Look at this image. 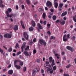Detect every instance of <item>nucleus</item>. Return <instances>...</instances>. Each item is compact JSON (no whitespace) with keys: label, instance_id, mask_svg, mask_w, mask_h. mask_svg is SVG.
<instances>
[{"label":"nucleus","instance_id":"a19ab883","mask_svg":"<svg viewBox=\"0 0 76 76\" xmlns=\"http://www.w3.org/2000/svg\"><path fill=\"white\" fill-rule=\"evenodd\" d=\"M57 69V67L56 66H55L53 67V70H56Z\"/></svg>","mask_w":76,"mask_h":76},{"label":"nucleus","instance_id":"3c124183","mask_svg":"<svg viewBox=\"0 0 76 76\" xmlns=\"http://www.w3.org/2000/svg\"><path fill=\"white\" fill-rule=\"evenodd\" d=\"M41 73H44V69H41Z\"/></svg>","mask_w":76,"mask_h":76},{"label":"nucleus","instance_id":"774afa93","mask_svg":"<svg viewBox=\"0 0 76 76\" xmlns=\"http://www.w3.org/2000/svg\"><path fill=\"white\" fill-rule=\"evenodd\" d=\"M11 64H10V65L8 66L7 67L8 68H10V67H11Z\"/></svg>","mask_w":76,"mask_h":76},{"label":"nucleus","instance_id":"b1692460","mask_svg":"<svg viewBox=\"0 0 76 76\" xmlns=\"http://www.w3.org/2000/svg\"><path fill=\"white\" fill-rule=\"evenodd\" d=\"M52 62L51 66L53 67V66H54V65H55V64L54 63V60H52Z\"/></svg>","mask_w":76,"mask_h":76},{"label":"nucleus","instance_id":"f257e3e1","mask_svg":"<svg viewBox=\"0 0 76 76\" xmlns=\"http://www.w3.org/2000/svg\"><path fill=\"white\" fill-rule=\"evenodd\" d=\"M11 12H12V9L11 8H8L7 11H6V13L7 14V17H8L9 18H12V17L13 16V14H11L10 15H9V13H10Z\"/></svg>","mask_w":76,"mask_h":76},{"label":"nucleus","instance_id":"72a5a7b5","mask_svg":"<svg viewBox=\"0 0 76 76\" xmlns=\"http://www.w3.org/2000/svg\"><path fill=\"white\" fill-rule=\"evenodd\" d=\"M26 1L28 4H30V1L29 0H26Z\"/></svg>","mask_w":76,"mask_h":76},{"label":"nucleus","instance_id":"4d7b16f0","mask_svg":"<svg viewBox=\"0 0 76 76\" xmlns=\"http://www.w3.org/2000/svg\"><path fill=\"white\" fill-rule=\"evenodd\" d=\"M45 63H46V64H50V63H49V62L47 61H46L45 62Z\"/></svg>","mask_w":76,"mask_h":76},{"label":"nucleus","instance_id":"4468645a","mask_svg":"<svg viewBox=\"0 0 76 76\" xmlns=\"http://www.w3.org/2000/svg\"><path fill=\"white\" fill-rule=\"evenodd\" d=\"M31 23L33 26H34V27H35V22L34 21L32 20L31 21Z\"/></svg>","mask_w":76,"mask_h":76},{"label":"nucleus","instance_id":"603ef678","mask_svg":"<svg viewBox=\"0 0 76 76\" xmlns=\"http://www.w3.org/2000/svg\"><path fill=\"white\" fill-rule=\"evenodd\" d=\"M47 34H48V35H51V32L50 31H48Z\"/></svg>","mask_w":76,"mask_h":76},{"label":"nucleus","instance_id":"f704fd0d","mask_svg":"<svg viewBox=\"0 0 76 76\" xmlns=\"http://www.w3.org/2000/svg\"><path fill=\"white\" fill-rule=\"evenodd\" d=\"M4 5H3V4H0V7H4Z\"/></svg>","mask_w":76,"mask_h":76},{"label":"nucleus","instance_id":"f8f14e48","mask_svg":"<svg viewBox=\"0 0 76 76\" xmlns=\"http://www.w3.org/2000/svg\"><path fill=\"white\" fill-rule=\"evenodd\" d=\"M58 5V3L57 2H54V6L55 8H57Z\"/></svg>","mask_w":76,"mask_h":76},{"label":"nucleus","instance_id":"9d476101","mask_svg":"<svg viewBox=\"0 0 76 76\" xmlns=\"http://www.w3.org/2000/svg\"><path fill=\"white\" fill-rule=\"evenodd\" d=\"M66 37H67V35L66 34L64 35L63 38V40L64 41H66L67 40V38H66Z\"/></svg>","mask_w":76,"mask_h":76},{"label":"nucleus","instance_id":"0e129e2a","mask_svg":"<svg viewBox=\"0 0 76 76\" xmlns=\"http://www.w3.org/2000/svg\"><path fill=\"white\" fill-rule=\"evenodd\" d=\"M10 20L11 22H13V20L12 18L10 19Z\"/></svg>","mask_w":76,"mask_h":76},{"label":"nucleus","instance_id":"20e7f679","mask_svg":"<svg viewBox=\"0 0 76 76\" xmlns=\"http://www.w3.org/2000/svg\"><path fill=\"white\" fill-rule=\"evenodd\" d=\"M53 5L52 3L50 1H48L46 3V5L48 7H51Z\"/></svg>","mask_w":76,"mask_h":76},{"label":"nucleus","instance_id":"37998d69","mask_svg":"<svg viewBox=\"0 0 76 76\" xmlns=\"http://www.w3.org/2000/svg\"><path fill=\"white\" fill-rule=\"evenodd\" d=\"M53 20H56V16L54 15L53 16Z\"/></svg>","mask_w":76,"mask_h":76},{"label":"nucleus","instance_id":"09e8293b","mask_svg":"<svg viewBox=\"0 0 76 76\" xmlns=\"http://www.w3.org/2000/svg\"><path fill=\"white\" fill-rule=\"evenodd\" d=\"M0 52L1 53H3V50L1 48H0Z\"/></svg>","mask_w":76,"mask_h":76},{"label":"nucleus","instance_id":"c9c22d12","mask_svg":"<svg viewBox=\"0 0 76 76\" xmlns=\"http://www.w3.org/2000/svg\"><path fill=\"white\" fill-rule=\"evenodd\" d=\"M26 67L25 66L23 68V71L24 72H26Z\"/></svg>","mask_w":76,"mask_h":76},{"label":"nucleus","instance_id":"de8ad7c7","mask_svg":"<svg viewBox=\"0 0 76 76\" xmlns=\"http://www.w3.org/2000/svg\"><path fill=\"white\" fill-rule=\"evenodd\" d=\"M21 53V52L19 51L17 53V56H18V55H19V54H20Z\"/></svg>","mask_w":76,"mask_h":76},{"label":"nucleus","instance_id":"5fc2aeb1","mask_svg":"<svg viewBox=\"0 0 76 76\" xmlns=\"http://www.w3.org/2000/svg\"><path fill=\"white\" fill-rule=\"evenodd\" d=\"M37 62L38 63H40V59H38L37 60Z\"/></svg>","mask_w":76,"mask_h":76},{"label":"nucleus","instance_id":"cd10ccee","mask_svg":"<svg viewBox=\"0 0 76 76\" xmlns=\"http://www.w3.org/2000/svg\"><path fill=\"white\" fill-rule=\"evenodd\" d=\"M39 11L40 12H42V11H43V9L41 8H40L39 9Z\"/></svg>","mask_w":76,"mask_h":76},{"label":"nucleus","instance_id":"393cba45","mask_svg":"<svg viewBox=\"0 0 76 76\" xmlns=\"http://www.w3.org/2000/svg\"><path fill=\"white\" fill-rule=\"evenodd\" d=\"M63 6V4L62 3H61L59 4V7L61 8Z\"/></svg>","mask_w":76,"mask_h":76},{"label":"nucleus","instance_id":"79ce46f5","mask_svg":"<svg viewBox=\"0 0 76 76\" xmlns=\"http://www.w3.org/2000/svg\"><path fill=\"white\" fill-rule=\"evenodd\" d=\"M67 38V39H69V38H70V34H67V38Z\"/></svg>","mask_w":76,"mask_h":76},{"label":"nucleus","instance_id":"a211bd4d","mask_svg":"<svg viewBox=\"0 0 76 76\" xmlns=\"http://www.w3.org/2000/svg\"><path fill=\"white\" fill-rule=\"evenodd\" d=\"M44 41V40L42 39H40L39 40V42L41 44H42V43H43Z\"/></svg>","mask_w":76,"mask_h":76},{"label":"nucleus","instance_id":"6e6d98bb","mask_svg":"<svg viewBox=\"0 0 76 76\" xmlns=\"http://www.w3.org/2000/svg\"><path fill=\"white\" fill-rule=\"evenodd\" d=\"M3 47L4 48H5V50H7V47H6L5 46H4Z\"/></svg>","mask_w":76,"mask_h":76},{"label":"nucleus","instance_id":"e2e57ef3","mask_svg":"<svg viewBox=\"0 0 76 76\" xmlns=\"http://www.w3.org/2000/svg\"><path fill=\"white\" fill-rule=\"evenodd\" d=\"M0 37H1V39H3V36H2V35H1V34H0Z\"/></svg>","mask_w":76,"mask_h":76},{"label":"nucleus","instance_id":"4be33fe9","mask_svg":"<svg viewBox=\"0 0 76 76\" xmlns=\"http://www.w3.org/2000/svg\"><path fill=\"white\" fill-rule=\"evenodd\" d=\"M46 16V15L45 13H43L42 15V18L43 19H45V17Z\"/></svg>","mask_w":76,"mask_h":76},{"label":"nucleus","instance_id":"5701e85b","mask_svg":"<svg viewBox=\"0 0 76 76\" xmlns=\"http://www.w3.org/2000/svg\"><path fill=\"white\" fill-rule=\"evenodd\" d=\"M29 30L30 31H32L34 30V28L32 27H31L29 28Z\"/></svg>","mask_w":76,"mask_h":76},{"label":"nucleus","instance_id":"bb28decb","mask_svg":"<svg viewBox=\"0 0 76 76\" xmlns=\"http://www.w3.org/2000/svg\"><path fill=\"white\" fill-rule=\"evenodd\" d=\"M55 55L57 57V58H60V55H58V54H55Z\"/></svg>","mask_w":76,"mask_h":76},{"label":"nucleus","instance_id":"473e14b6","mask_svg":"<svg viewBox=\"0 0 76 76\" xmlns=\"http://www.w3.org/2000/svg\"><path fill=\"white\" fill-rule=\"evenodd\" d=\"M19 48V44L18 43H17L16 44V46H15V48Z\"/></svg>","mask_w":76,"mask_h":76},{"label":"nucleus","instance_id":"6e6552de","mask_svg":"<svg viewBox=\"0 0 76 76\" xmlns=\"http://www.w3.org/2000/svg\"><path fill=\"white\" fill-rule=\"evenodd\" d=\"M18 62H20V60H15L14 61V66H15V65H16V64L18 63Z\"/></svg>","mask_w":76,"mask_h":76},{"label":"nucleus","instance_id":"c03bdc74","mask_svg":"<svg viewBox=\"0 0 76 76\" xmlns=\"http://www.w3.org/2000/svg\"><path fill=\"white\" fill-rule=\"evenodd\" d=\"M33 42H37V39L36 38H34L33 39Z\"/></svg>","mask_w":76,"mask_h":76},{"label":"nucleus","instance_id":"9b49d317","mask_svg":"<svg viewBox=\"0 0 76 76\" xmlns=\"http://www.w3.org/2000/svg\"><path fill=\"white\" fill-rule=\"evenodd\" d=\"M23 54H24L25 56H29V54L28 51H25L23 52Z\"/></svg>","mask_w":76,"mask_h":76},{"label":"nucleus","instance_id":"e433bc0d","mask_svg":"<svg viewBox=\"0 0 76 76\" xmlns=\"http://www.w3.org/2000/svg\"><path fill=\"white\" fill-rule=\"evenodd\" d=\"M12 51V48H10L8 50L9 52H11Z\"/></svg>","mask_w":76,"mask_h":76},{"label":"nucleus","instance_id":"13d9d810","mask_svg":"<svg viewBox=\"0 0 76 76\" xmlns=\"http://www.w3.org/2000/svg\"><path fill=\"white\" fill-rule=\"evenodd\" d=\"M47 23V22L46 21H44L43 22V23L44 25H46V23Z\"/></svg>","mask_w":76,"mask_h":76},{"label":"nucleus","instance_id":"412c9836","mask_svg":"<svg viewBox=\"0 0 76 76\" xmlns=\"http://www.w3.org/2000/svg\"><path fill=\"white\" fill-rule=\"evenodd\" d=\"M52 60H53V58L52 57H50V58H49V62H52V61H53Z\"/></svg>","mask_w":76,"mask_h":76},{"label":"nucleus","instance_id":"1a4fd4ad","mask_svg":"<svg viewBox=\"0 0 76 76\" xmlns=\"http://www.w3.org/2000/svg\"><path fill=\"white\" fill-rule=\"evenodd\" d=\"M37 27L38 28H39L40 29H42V27L40 24L39 23H37Z\"/></svg>","mask_w":76,"mask_h":76},{"label":"nucleus","instance_id":"680f3d73","mask_svg":"<svg viewBox=\"0 0 76 76\" xmlns=\"http://www.w3.org/2000/svg\"><path fill=\"white\" fill-rule=\"evenodd\" d=\"M64 76H69V75L68 74H64Z\"/></svg>","mask_w":76,"mask_h":76},{"label":"nucleus","instance_id":"338daca9","mask_svg":"<svg viewBox=\"0 0 76 76\" xmlns=\"http://www.w3.org/2000/svg\"><path fill=\"white\" fill-rule=\"evenodd\" d=\"M3 3V1L2 0H0V4Z\"/></svg>","mask_w":76,"mask_h":76},{"label":"nucleus","instance_id":"2f4dec72","mask_svg":"<svg viewBox=\"0 0 76 76\" xmlns=\"http://www.w3.org/2000/svg\"><path fill=\"white\" fill-rule=\"evenodd\" d=\"M20 66H23V61H20Z\"/></svg>","mask_w":76,"mask_h":76},{"label":"nucleus","instance_id":"864d4df0","mask_svg":"<svg viewBox=\"0 0 76 76\" xmlns=\"http://www.w3.org/2000/svg\"><path fill=\"white\" fill-rule=\"evenodd\" d=\"M75 37L74 36H73L72 37V40H75Z\"/></svg>","mask_w":76,"mask_h":76},{"label":"nucleus","instance_id":"2eb2a0df","mask_svg":"<svg viewBox=\"0 0 76 76\" xmlns=\"http://www.w3.org/2000/svg\"><path fill=\"white\" fill-rule=\"evenodd\" d=\"M60 23L61 25H64L65 24V21L64 20H61V21L60 22Z\"/></svg>","mask_w":76,"mask_h":76},{"label":"nucleus","instance_id":"a878e982","mask_svg":"<svg viewBox=\"0 0 76 76\" xmlns=\"http://www.w3.org/2000/svg\"><path fill=\"white\" fill-rule=\"evenodd\" d=\"M29 46H27L26 47V48L25 49V51H28L29 50Z\"/></svg>","mask_w":76,"mask_h":76},{"label":"nucleus","instance_id":"ea45409f","mask_svg":"<svg viewBox=\"0 0 76 76\" xmlns=\"http://www.w3.org/2000/svg\"><path fill=\"white\" fill-rule=\"evenodd\" d=\"M61 21V20H58L56 21V23H58L59 22H60Z\"/></svg>","mask_w":76,"mask_h":76},{"label":"nucleus","instance_id":"4c0bfd02","mask_svg":"<svg viewBox=\"0 0 76 76\" xmlns=\"http://www.w3.org/2000/svg\"><path fill=\"white\" fill-rule=\"evenodd\" d=\"M37 53V50H36L35 49H34L33 50V54H35V53Z\"/></svg>","mask_w":76,"mask_h":76},{"label":"nucleus","instance_id":"69168bd1","mask_svg":"<svg viewBox=\"0 0 76 76\" xmlns=\"http://www.w3.org/2000/svg\"><path fill=\"white\" fill-rule=\"evenodd\" d=\"M3 71V72H6V71H7V69H4Z\"/></svg>","mask_w":76,"mask_h":76},{"label":"nucleus","instance_id":"0eeeda50","mask_svg":"<svg viewBox=\"0 0 76 76\" xmlns=\"http://www.w3.org/2000/svg\"><path fill=\"white\" fill-rule=\"evenodd\" d=\"M48 71H49L50 73V74H52V73H53L54 72V71H53V69H52V68H49V69H47V72H48Z\"/></svg>","mask_w":76,"mask_h":76},{"label":"nucleus","instance_id":"ddd939ff","mask_svg":"<svg viewBox=\"0 0 76 76\" xmlns=\"http://www.w3.org/2000/svg\"><path fill=\"white\" fill-rule=\"evenodd\" d=\"M15 67L17 69H18V70H19L20 69V68H21V67L20 66H19L18 65H15Z\"/></svg>","mask_w":76,"mask_h":76},{"label":"nucleus","instance_id":"423d86ee","mask_svg":"<svg viewBox=\"0 0 76 76\" xmlns=\"http://www.w3.org/2000/svg\"><path fill=\"white\" fill-rule=\"evenodd\" d=\"M66 48L67 49V50H70V51H71V52H73V48H72L70 46H68L66 47Z\"/></svg>","mask_w":76,"mask_h":76},{"label":"nucleus","instance_id":"39448f33","mask_svg":"<svg viewBox=\"0 0 76 76\" xmlns=\"http://www.w3.org/2000/svg\"><path fill=\"white\" fill-rule=\"evenodd\" d=\"M25 44H26V42H24L23 43V44L21 47L22 52H23V48H25L26 47Z\"/></svg>","mask_w":76,"mask_h":76},{"label":"nucleus","instance_id":"8fccbe9b","mask_svg":"<svg viewBox=\"0 0 76 76\" xmlns=\"http://www.w3.org/2000/svg\"><path fill=\"white\" fill-rule=\"evenodd\" d=\"M21 7L22 9H25V6H24V5H22L21 6Z\"/></svg>","mask_w":76,"mask_h":76},{"label":"nucleus","instance_id":"a18cd8bd","mask_svg":"<svg viewBox=\"0 0 76 76\" xmlns=\"http://www.w3.org/2000/svg\"><path fill=\"white\" fill-rule=\"evenodd\" d=\"M71 66V65H70V64H69L68 65L66 66V68H67V69H68L69 68V67H70Z\"/></svg>","mask_w":76,"mask_h":76},{"label":"nucleus","instance_id":"49530a36","mask_svg":"<svg viewBox=\"0 0 76 76\" xmlns=\"http://www.w3.org/2000/svg\"><path fill=\"white\" fill-rule=\"evenodd\" d=\"M43 43V45L44 46H45L47 44V43H46V42H45V41H44Z\"/></svg>","mask_w":76,"mask_h":76},{"label":"nucleus","instance_id":"7c9ffc66","mask_svg":"<svg viewBox=\"0 0 76 76\" xmlns=\"http://www.w3.org/2000/svg\"><path fill=\"white\" fill-rule=\"evenodd\" d=\"M36 72H34V71H33L32 72V76H35V73Z\"/></svg>","mask_w":76,"mask_h":76},{"label":"nucleus","instance_id":"c85d7f7f","mask_svg":"<svg viewBox=\"0 0 76 76\" xmlns=\"http://www.w3.org/2000/svg\"><path fill=\"white\" fill-rule=\"evenodd\" d=\"M33 72L37 73L38 72V69L37 68H35L34 70L33 71Z\"/></svg>","mask_w":76,"mask_h":76},{"label":"nucleus","instance_id":"c756f323","mask_svg":"<svg viewBox=\"0 0 76 76\" xmlns=\"http://www.w3.org/2000/svg\"><path fill=\"white\" fill-rule=\"evenodd\" d=\"M76 15H75V17H73V20L75 22H76Z\"/></svg>","mask_w":76,"mask_h":76},{"label":"nucleus","instance_id":"f03ea898","mask_svg":"<svg viewBox=\"0 0 76 76\" xmlns=\"http://www.w3.org/2000/svg\"><path fill=\"white\" fill-rule=\"evenodd\" d=\"M23 37L26 39L28 40L29 38V35L28 34V33L27 32H24L23 33Z\"/></svg>","mask_w":76,"mask_h":76},{"label":"nucleus","instance_id":"7ed1b4c3","mask_svg":"<svg viewBox=\"0 0 76 76\" xmlns=\"http://www.w3.org/2000/svg\"><path fill=\"white\" fill-rule=\"evenodd\" d=\"M12 34H5L4 35V37L5 38H11L12 37Z\"/></svg>","mask_w":76,"mask_h":76},{"label":"nucleus","instance_id":"dca6fc26","mask_svg":"<svg viewBox=\"0 0 76 76\" xmlns=\"http://www.w3.org/2000/svg\"><path fill=\"white\" fill-rule=\"evenodd\" d=\"M14 29L15 31L18 30V26L17 25H15L14 27Z\"/></svg>","mask_w":76,"mask_h":76},{"label":"nucleus","instance_id":"aec40b11","mask_svg":"<svg viewBox=\"0 0 76 76\" xmlns=\"http://www.w3.org/2000/svg\"><path fill=\"white\" fill-rule=\"evenodd\" d=\"M21 26H22V28H23V29H25V26H24V24H23V21H21Z\"/></svg>","mask_w":76,"mask_h":76},{"label":"nucleus","instance_id":"bf43d9fd","mask_svg":"<svg viewBox=\"0 0 76 76\" xmlns=\"http://www.w3.org/2000/svg\"><path fill=\"white\" fill-rule=\"evenodd\" d=\"M45 69H50L48 67H46L45 66Z\"/></svg>","mask_w":76,"mask_h":76},{"label":"nucleus","instance_id":"58836bf2","mask_svg":"<svg viewBox=\"0 0 76 76\" xmlns=\"http://www.w3.org/2000/svg\"><path fill=\"white\" fill-rule=\"evenodd\" d=\"M50 39H55V37H54L53 36H52L50 37Z\"/></svg>","mask_w":76,"mask_h":76},{"label":"nucleus","instance_id":"f3484780","mask_svg":"<svg viewBox=\"0 0 76 76\" xmlns=\"http://www.w3.org/2000/svg\"><path fill=\"white\" fill-rule=\"evenodd\" d=\"M13 71L12 70H10L8 72V74L9 75H12L13 74Z\"/></svg>","mask_w":76,"mask_h":76},{"label":"nucleus","instance_id":"052dcab7","mask_svg":"<svg viewBox=\"0 0 76 76\" xmlns=\"http://www.w3.org/2000/svg\"><path fill=\"white\" fill-rule=\"evenodd\" d=\"M50 11H51V12H54V10L52 9H50Z\"/></svg>","mask_w":76,"mask_h":76},{"label":"nucleus","instance_id":"6ab92c4d","mask_svg":"<svg viewBox=\"0 0 76 76\" xmlns=\"http://www.w3.org/2000/svg\"><path fill=\"white\" fill-rule=\"evenodd\" d=\"M67 15V12L65 11L64 12L62 13L61 15L62 16H64L65 15Z\"/></svg>","mask_w":76,"mask_h":76}]
</instances>
